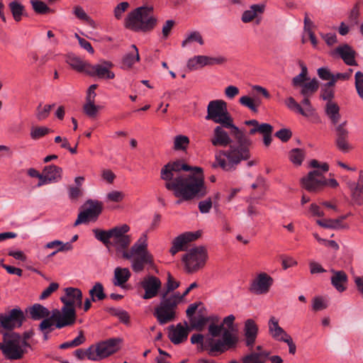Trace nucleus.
<instances>
[{
  "mask_svg": "<svg viewBox=\"0 0 363 363\" xmlns=\"http://www.w3.org/2000/svg\"><path fill=\"white\" fill-rule=\"evenodd\" d=\"M205 118L230 129L231 135L239 145L238 146L231 145L226 150L216 151L215 161L211 164L212 168L220 167L224 171H233L242 161L250 158V148L252 143V140L243 130L234 124L225 101L221 99L211 101L207 106V114Z\"/></svg>",
  "mask_w": 363,
  "mask_h": 363,
  "instance_id": "f257e3e1",
  "label": "nucleus"
},
{
  "mask_svg": "<svg viewBox=\"0 0 363 363\" xmlns=\"http://www.w3.org/2000/svg\"><path fill=\"white\" fill-rule=\"evenodd\" d=\"M160 177L165 181L164 186L179 198L177 204L182 201L202 198L207 194L204 184L203 169L191 167L180 160L169 162L161 169Z\"/></svg>",
  "mask_w": 363,
  "mask_h": 363,
  "instance_id": "f03ea898",
  "label": "nucleus"
},
{
  "mask_svg": "<svg viewBox=\"0 0 363 363\" xmlns=\"http://www.w3.org/2000/svg\"><path fill=\"white\" fill-rule=\"evenodd\" d=\"M130 230V226L127 224L117 225L108 230L99 228L93 229L95 238L101 241L106 247L113 246L117 252H122V256L125 259H131L133 270L141 272L145 264H152V255L147 250V235L143 233L140 238L132 245L129 250L132 239L127 233Z\"/></svg>",
  "mask_w": 363,
  "mask_h": 363,
  "instance_id": "7ed1b4c3",
  "label": "nucleus"
},
{
  "mask_svg": "<svg viewBox=\"0 0 363 363\" xmlns=\"http://www.w3.org/2000/svg\"><path fill=\"white\" fill-rule=\"evenodd\" d=\"M179 286V282L176 281L170 273H167L165 289L160 293V302L153 312L154 316L160 325L174 321L177 318V309L181 303L180 294L170 293Z\"/></svg>",
  "mask_w": 363,
  "mask_h": 363,
  "instance_id": "20e7f679",
  "label": "nucleus"
},
{
  "mask_svg": "<svg viewBox=\"0 0 363 363\" xmlns=\"http://www.w3.org/2000/svg\"><path fill=\"white\" fill-rule=\"evenodd\" d=\"M157 22L154 7L144 5L135 8L127 13L123 21V26L133 33L146 34L156 28Z\"/></svg>",
  "mask_w": 363,
  "mask_h": 363,
  "instance_id": "39448f33",
  "label": "nucleus"
},
{
  "mask_svg": "<svg viewBox=\"0 0 363 363\" xmlns=\"http://www.w3.org/2000/svg\"><path fill=\"white\" fill-rule=\"evenodd\" d=\"M191 342L200 345L202 350H207L210 355L215 357L229 350L235 349L238 343V337L236 334L225 330L221 339L206 337L204 340L203 335L194 334L191 337Z\"/></svg>",
  "mask_w": 363,
  "mask_h": 363,
  "instance_id": "423d86ee",
  "label": "nucleus"
},
{
  "mask_svg": "<svg viewBox=\"0 0 363 363\" xmlns=\"http://www.w3.org/2000/svg\"><path fill=\"white\" fill-rule=\"evenodd\" d=\"M325 113L335 125V140L337 148L342 152H348L352 149V146L348 141L349 130L347 128V121L337 124L340 119V107L335 102H327L325 105Z\"/></svg>",
  "mask_w": 363,
  "mask_h": 363,
  "instance_id": "0eeeda50",
  "label": "nucleus"
},
{
  "mask_svg": "<svg viewBox=\"0 0 363 363\" xmlns=\"http://www.w3.org/2000/svg\"><path fill=\"white\" fill-rule=\"evenodd\" d=\"M65 295L60 297L63 306L60 310L65 320L74 324L77 320L75 306H82V292L79 289L67 287L65 289Z\"/></svg>",
  "mask_w": 363,
  "mask_h": 363,
  "instance_id": "6e6552de",
  "label": "nucleus"
},
{
  "mask_svg": "<svg viewBox=\"0 0 363 363\" xmlns=\"http://www.w3.org/2000/svg\"><path fill=\"white\" fill-rule=\"evenodd\" d=\"M21 336L17 333H5L3 342L0 343V350L4 357L9 360L21 359L27 350L22 345Z\"/></svg>",
  "mask_w": 363,
  "mask_h": 363,
  "instance_id": "1a4fd4ad",
  "label": "nucleus"
},
{
  "mask_svg": "<svg viewBox=\"0 0 363 363\" xmlns=\"http://www.w3.org/2000/svg\"><path fill=\"white\" fill-rule=\"evenodd\" d=\"M310 166L317 169L310 172L306 177L301 179L303 186L310 192H315L327 185L328 181L323 173L329 170L326 162L320 164L318 160H312Z\"/></svg>",
  "mask_w": 363,
  "mask_h": 363,
  "instance_id": "9d476101",
  "label": "nucleus"
},
{
  "mask_svg": "<svg viewBox=\"0 0 363 363\" xmlns=\"http://www.w3.org/2000/svg\"><path fill=\"white\" fill-rule=\"evenodd\" d=\"M208 259V252L205 247L198 246L189 250L182 257L187 272L194 273L202 269Z\"/></svg>",
  "mask_w": 363,
  "mask_h": 363,
  "instance_id": "9b49d317",
  "label": "nucleus"
},
{
  "mask_svg": "<svg viewBox=\"0 0 363 363\" xmlns=\"http://www.w3.org/2000/svg\"><path fill=\"white\" fill-rule=\"evenodd\" d=\"M83 208L84 210L78 214L74 226H77L89 220H96L103 211V203L98 200L89 199L83 205Z\"/></svg>",
  "mask_w": 363,
  "mask_h": 363,
  "instance_id": "f8f14e48",
  "label": "nucleus"
},
{
  "mask_svg": "<svg viewBox=\"0 0 363 363\" xmlns=\"http://www.w3.org/2000/svg\"><path fill=\"white\" fill-rule=\"evenodd\" d=\"M121 342L120 338H111L99 342L94 346V354L89 352L90 360L98 361L116 352L119 350Z\"/></svg>",
  "mask_w": 363,
  "mask_h": 363,
  "instance_id": "ddd939ff",
  "label": "nucleus"
},
{
  "mask_svg": "<svg viewBox=\"0 0 363 363\" xmlns=\"http://www.w3.org/2000/svg\"><path fill=\"white\" fill-rule=\"evenodd\" d=\"M59 309H54L52 311L51 315L42 320L38 325L40 331L52 332L54 330V325L56 328L60 329L67 326H71L73 324L69 320H65L63 315H61Z\"/></svg>",
  "mask_w": 363,
  "mask_h": 363,
  "instance_id": "4468645a",
  "label": "nucleus"
},
{
  "mask_svg": "<svg viewBox=\"0 0 363 363\" xmlns=\"http://www.w3.org/2000/svg\"><path fill=\"white\" fill-rule=\"evenodd\" d=\"M274 284V279L266 272L258 273L251 281L249 291L256 295L267 294Z\"/></svg>",
  "mask_w": 363,
  "mask_h": 363,
  "instance_id": "2eb2a0df",
  "label": "nucleus"
},
{
  "mask_svg": "<svg viewBox=\"0 0 363 363\" xmlns=\"http://www.w3.org/2000/svg\"><path fill=\"white\" fill-rule=\"evenodd\" d=\"M139 285L145 291L142 298L143 299H151L157 296L160 294L162 288V281L155 276L147 275L139 282Z\"/></svg>",
  "mask_w": 363,
  "mask_h": 363,
  "instance_id": "dca6fc26",
  "label": "nucleus"
},
{
  "mask_svg": "<svg viewBox=\"0 0 363 363\" xmlns=\"http://www.w3.org/2000/svg\"><path fill=\"white\" fill-rule=\"evenodd\" d=\"M25 320L23 312L20 308H13L9 314H0V326L6 330H11L20 328Z\"/></svg>",
  "mask_w": 363,
  "mask_h": 363,
  "instance_id": "f3484780",
  "label": "nucleus"
},
{
  "mask_svg": "<svg viewBox=\"0 0 363 363\" xmlns=\"http://www.w3.org/2000/svg\"><path fill=\"white\" fill-rule=\"evenodd\" d=\"M113 65L110 61L104 60L101 64L89 65V69H86V73L91 77H98L103 79H112L115 78V74L111 71Z\"/></svg>",
  "mask_w": 363,
  "mask_h": 363,
  "instance_id": "a211bd4d",
  "label": "nucleus"
},
{
  "mask_svg": "<svg viewBox=\"0 0 363 363\" xmlns=\"http://www.w3.org/2000/svg\"><path fill=\"white\" fill-rule=\"evenodd\" d=\"M201 236L199 231L186 232L176 237L172 240V246L169 250V252L174 255L179 251H184L187 248V244L194 241Z\"/></svg>",
  "mask_w": 363,
  "mask_h": 363,
  "instance_id": "6ab92c4d",
  "label": "nucleus"
},
{
  "mask_svg": "<svg viewBox=\"0 0 363 363\" xmlns=\"http://www.w3.org/2000/svg\"><path fill=\"white\" fill-rule=\"evenodd\" d=\"M225 62L222 57H211L206 55H197L190 58L186 64L189 70H196L206 65H220Z\"/></svg>",
  "mask_w": 363,
  "mask_h": 363,
  "instance_id": "aec40b11",
  "label": "nucleus"
},
{
  "mask_svg": "<svg viewBox=\"0 0 363 363\" xmlns=\"http://www.w3.org/2000/svg\"><path fill=\"white\" fill-rule=\"evenodd\" d=\"M225 126L223 125H217L213 129V135L211 138V143L214 147H227L229 146L228 148L231 145L238 146V143L237 142V145L232 144V139L230 137V135L227 131L225 130Z\"/></svg>",
  "mask_w": 363,
  "mask_h": 363,
  "instance_id": "412c9836",
  "label": "nucleus"
},
{
  "mask_svg": "<svg viewBox=\"0 0 363 363\" xmlns=\"http://www.w3.org/2000/svg\"><path fill=\"white\" fill-rule=\"evenodd\" d=\"M168 337L174 345H179L187 340L190 328L187 323L184 322V325L178 323L177 325H172L168 327Z\"/></svg>",
  "mask_w": 363,
  "mask_h": 363,
  "instance_id": "4be33fe9",
  "label": "nucleus"
},
{
  "mask_svg": "<svg viewBox=\"0 0 363 363\" xmlns=\"http://www.w3.org/2000/svg\"><path fill=\"white\" fill-rule=\"evenodd\" d=\"M247 125H255V128H251L249 133L255 135L256 133H259L263 135V142L265 146L268 147L272 143V133L273 127L269 123L259 124L257 120L245 121L244 123Z\"/></svg>",
  "mask_w": 363,
  "mask_h": 363,
  "instance_id": "5701e85b",
  "label": "nucleus"
},
{
  "mask_svg": "<svg viewBox=\"0 0 363 363\" xmlns=\"http://www.w3.org/2000/svg\"><path fill=\"white\" fill-rule=\"evenodd\" d=\"M243 333L244 343L249 350H252L255 346L258 335V326L254 320L247 319L245 322Z\"/></svg>",
  "mask_w": 363,
  "mask_h": 363,
  "instance_id": "b1692460",
  "label": "nucleus"
},
{
  "mask_svg": "<svg viewBox=\"0 0 363 363\" xmlns=\"http://www.w3.org/2000/svg\"><path fill=\"white\" fill-rule=\"evenodd\" d=\"M332 55H338L347 65H358L357 61L355 60L357 52L348 44H342L339 45L333 50Z\"/></svg>",
  "mask_w": 363,
  "mask_h": 363,
  "instance_id": "393cba45",
  "label": "nucleus"
},
{
  "mask_svg": "<svg viewBox=\"0 0 363 363\" xmlns=\"http://www.w3.org/2000/svg\"><path fill=\"white\" fill-rule=\"evenodd\" d=\"M31 319L34 320H43L50 315V311L40 303H35L27 309Z\"/></svg>",
  "mask_w": 363,
  "mask_h": 363,
  "instance_id": "a878e982",
  "label": "nucleus"
},
{
  "mask_svg": "<svg viewBox=\"0 0 363 363\" xmlns=\"http://www.w3.org/2000/svg\"><path fill=\"white\" fill-rule=\"evenodd\" d=\"M333 276L331 277L332 285L340 292H342L346 289L345 284L347 281V275L342 271L331 270Z\"/></svg>",
  "mask_w": 363,
  "mask_h": 363,
  "instance_id": "bb28decb",
  "label": "nucleus"
},
{
  "mask_svg": "<svg viewBox=\"0 0 363 363\" xmlns=\"http://www.w3.org/2000/svg\"><path fill=\"white\" fill-rule=\"evenodd\" d=\"M352 199L354 203L363 204V171L359 172V176L356 186L351 187Z\"/></svg>",
  "mask_w": 363,
  "mask_h": 363,
  "instance_id": "cd10ccee",
  "label": "nucleus"
},
{
  "mask_svg": "<svg viewBox=\"0 0 363 363\" xmlns=\"http://www.w3.org/2000/svg\"><path fill=\"white\" fill-rule=\"evenodd\" d=\"M130 272L128 268L116 267L114 270L113 283L114 286H123L130 277Z\"/></svg>",
  "mask_w": 363,
  "mask_h": 363,
  "instance_id": "c85d7f7f",
  "label": "nucleus"
},
{
  "mask_svg": "<svg viewBox=\"0 0 363 363\" xmlns=\"http://www.w3.org/2000/svg\"><path fill=\"white\" fill-rule=\"evenodd\" d=\"M43 172L50 182H57L62 178V169L56 165L45 166Z\"/></svg>",
  "mask_w": 363,
  "mask_h": 363,
  "instance_id": "c756f323",
  "label": "nucleus"
},
{
  "mask_svg": "<svg viewBox=\"0 0 363 363\" xmlns=\"http://www.w3.org/2000/svg\"><path fill=\"white\" fill-rule=\"evenodd\" d=\"M67 62L72 67V69L77 72H85L89 69V62L83 61L79 57L74 55H69L67 58Z\"/></svg>",
  "mask_w": 363,
  "mask_h": 363,
  "instance_id": "7c9ffc66",
  "label": "nucleus"
},
{
  "mask_svg": "<svg viewBox=\"0 0 363 363\" xmlns=\"http://www.w3.org/2000/svg\"><path fill=\"white\" fill-rule=\"evenodd\" d=\"M89 294L93 302L102 301L106 298L104 286L100 282L95 283L93 287L89 290Z\"/></svg>",
  "mask_w": 363,
  "mask_h": 363,
  "instance_id": "2f4dec72",
  "label": "nucleus"
},
{
  "mask_svg": "<svg viewBox=\"0 0 363 363\" xmlns=\"http://www.w3.org/2000/svg\"><path fill=\"white\" fill-rule=\"evenodd\" d=\"M316 223L320 226L325 228L331 229H348L349 226L347 224L340 223V220L337 219H325L317 220Z\"/></svg>",
  "mask_w": 363,
  "mask_h": 363,
  "instance_id": "473e14b6",
  "label": "nucleus"
},
{
  "mask_svg": "<svg viewBox=\"0 0 363 363\" xmlns=\"http://www.w3.org/2000/svg\"><path fill=\"white\" fill-rule=\"evenodd\" d=\"M318 87V82L316 79H313L311 82L303 84L301 86V94L303 96H311L317 91Z\"/></svg>",
  "mask_w": 363,
  "mask_h": 363,
  "instance_id": "72a5a7b5",
  "label": "nucleus"
},
{
  "mask_svg": "<svg viewBox=\"0 0 363 363\" xmlns=\"http://www.w3.org/2000/svg\"><path fill=\"white\" fill-rule=\"evenodd\" d=\"M9 7L14 20L17 22L20 21L24 13V6L19 2L14 1L9 4Z\"/></svg>",
  "mask_w": 363,
  "mask_h": 363,
  "instance_id": "f704fd0d",
  "label": "nucleus"
},
{
  "mask_svg": "<svg viewBox=\"0 0 363 363\" xmlns=\"http://www.w3.org/2000/svg\"><path fill=\"white\" fill-rule=\"evenodd\" d=\"M209 318L207 317L199 316V317H194L190 318L189 320V326L190 330L192 329H195L198 331H202L204 328L206 324L208 322Z\"/></svg>",
  "mask_w": 363,
  "mask_h": 363,
  "instance_id": "c9c22d12",
  "label": "nucleus"
},
{
  "mask_svg": "<svg viewBox=\"0 0 363 363\" xmlns=\"http://www.w3.org/2000/svg\"><path fill=\"white\" fill-rule=\"evenodd\" d=\"M305 156V151L302 149L295 148L289 152V160L296 166H300L302 164Z\"/></svg>",
  "mask_w": 363,
  "mask_h": 363,
  "instance_id": "e433bc0d",
  "label": "nucleus"
},
{
  "mask_svg": "<svg viewBox=\"0 0 363 363\" xmlns=\"http://www.w3.org/2000/svg\"><path fill=\"white\" fill-rule=\"evenodd\" d=\"M190 143L189 138L184 135H176L174 138V150H186Z\"/></svg>",
  "mask_w": 363,
  "mask_h": 363,
  "instance_id": "4c0bfd02",
  "label": "nucleus"
},
{
  "mask_svg": "<svg viewBox=\"0 0 363 363\" xmlns=\"http://www.w3.org/2000/svg\"><path fill=\"white\" fill-rule=\"evenodd\" d=\"M134 49V53H128L123 58V66L130 68L135 62L139 61L140 57L138 50L135 45H132Z\"/></svg>",
  "mask_w": 363,
  "mask_h": 363,
  "instance_id": "58836bf2",
  "label": "nucleus"
},
{
  "mask_svg": "<svg viewBox=\"0 0 363 363\" xmlns=\"http://www.w3.org/2000/svg\"><path fill=\"white\" fill-rule=\"evenodd\" d=\"M263 7L255 4L251 6V10L245 11L242 16V21L245 23L252 21L257 16V12H262Z\"/></svg>",
  "mask_w": 363,
  "mask_h": 363,
  "instance_id": "ea45409f",
  "label": "nucleus"
},
{
  "mask_svg": "<svg viewBox=\"0 0 363 363\" xmlns=\"http://www.w3.org/2000/svg\"><path fill=\"white\" fill-rule=\"evenodd\" d=\"M86 341V338L84 335V332L80 330L79 335L73 340L63 342L60 345V348L65 350L69 347H76L82 345Z\"/></svg>",
  "mask_w": 363,
  "mask_h": 363,
  "instance_id": "a19ab883",
  "label": "nucleus"
},
{
  "mask_svg": "<svg viewBox=\"0 0 363 363\" xmlns=\"http://www.w3.org/2000/svg\"><path fill=\"white\" fill-rule=\"evenodd\" d=\"M30 2L32 5L33 9L38 14H46L53 11L45 2L42 1L30 0Z\"/></svg>",
  "mask_w": 363,
  "mask_h": 363,
  "instance_id": "79ce46f5",
  "label": "nucleus"
},
{
  "mask_svg": "<svg viewBox=\"0 0 363 363\" xmlns=\"http://www.w3.org/2000/svg\"><path fill=\"white\" fill-rule=\"evenodd\" d=\"M95 101L89 97L86 98V104L83 106L84 113L89 117H95L97 114L99 107L95 105Z\"/></svg>",
  "mask_w": 363,
  "mask_h": 363,
  "instance_id": "37998d69",
  "label": "nucleus"
},
{
  "mask_svg": "<svg viewBox=\"0 0 363 363\" xmlns=\"http://www.w3.org/2000/svg\"><path fill=\"white\" fill-rule=\"evenodd\" d=\"M239 102L244 106L247 107L252 112L257 113L258 111L257 107L260 104V101L259 100L255 101L252 98L247 96H243L240 98Z\"/></svg>",
  "mask_w": 363,
  "mask_h": 363,
  "instance_id": "c03bdc74",
  "label": "nucleus"
},
{
  "mask_svg": "<svg viewBox=\"0 0 363 363\" xmlns=\"http://www.w3.org/2000/svg\"><path fill=\"white\" fill-rule=\"evenodd\" d=\"M301 72L297 76L294 77L292 79V84L294 86H302L304 82L306 80L308 69L303 63H301Z\"/></svg>",
  "mask_w": 363,
  "mask_h": 363,
  "instance_id": "a18cd8bd",
  "label": "nucleus"
},
{
  "mask_svg": "<svg viewBox=\"0 0 363 363\" xmlns=\"http://www.w3.org/2000/svg\"><path fill=\"white\" fill-rule=\"evenodd\" d=\"M285 104L289 109L296 111L303 116H308V113L304 111V109L301 106V105L296 101V100L293 97H288L285 101Z\"/></svg>",
  "mask_w": 363,
  "mask_h": 363,
  "instance_id": "49530a36",
  "label": "nucleus"
},
{
  "mask_svg": "<svg viewBox=\"0 0 363 363\" xmlns=\"http://www.w3.org/2000/svg\"><path fill=\"white\" fill-rule=\"evenodd\" d=\"M54 106V104L52 105H45L44 106H41V105H39L37 108L36 112L37 119L38 121H43L46 119L50 115V113Z\"/></svg>",
  "mask_w": 363,
  "mask_h": 363,
  "instance_id": "de8ad7c7",
  "label": "nucleus"
},
{
  "mask_svg": "<svg viewBox=\"0 0 363 363\" xmlns=\"http://www.w3.org/2000/svg\"><path fill=\"white\" fill-rule=\"evenodd\" d=\"M52 132V130L47 127H36L31 129L30 137L33 140H37Z\"/></svg>",
  "mask_w": 363,
  "mask_h": 363,
  "instance_id": "09e8293b",
  "label": "nucleus"
},
{
  "mask_svg": "<svg viewBox=\"0 0 363 363\" xmlns=\"http://www.w3.org/2000/svg\"><path fill=\"white\" fill-rule=\"evenodd\" d=\"M130 7V4L128 1H122L116 5V6L113 9V16L116 19L121 20L123 13L128 9Z\"/></svg>",
  "mask_w": 363,
  "mask_h": 363,
  "instance_id": "8fccbe9b",
  "label": "nucleus"
},
{
  "mask_svg": "<svg viewBox=\"0 0 363 363\" xmlns=\"http://www.w3.org/2000/svg\"><path fill=\"white\" fill-rule=\"evenodd\" d=\"M197 42L201 45H203L204 42L201 33L198 31L191 33L188 37L182 42V46L185 47L188 43L191 42Z\"/></svg>",
  "mask_w": 363,
  "mask_h": 363,
  "instance_id": "3c124183",
  "label": "nucleus"
},
{
  "mask_svg": "<svg viewBox=\"0 0 363 363\" xmlns=\"http://www.w3.org/2000/svg\"><path fill=\"white\" fill-rule=\"evenodd\" d=\"M125 194L121 191H112L106 194V199L107 201L121 202L123 200Z\"/></svg>",
  "mask_w": 363,
  "mask_h": 363,
  "instance_id": "603ef678",
  "label": "nucleus"
},
{
  "mask_svg": "<svg viewBox=\"0 0 363 363\" xmlns=\"http://www.w3.org/2000/svg\"><path fill=\"white\" fill-rule=\"evenodd\" d=\"M354 78L357 94L363 99V73L360 71L357 72Z\"/></svg>",
  "mask_w": 363,
  "mask_h": 363,
  "instance_id": "864d4df0",
  "label": "nucleus"
},
{
  "mask_svg": "<svg viewBox=\"0 0 363 363\" xmlns=\"http://www.w3.org/2000/svg\"><path fill=\"white\" fill-rule=\"evenodd\" d=\"M333 86H328V83L324 85V88L321 91L320 97L324 101L328 102H333L332 99L334 98V91L332 89Z\"/></svg>",
  "mask_w": 363,
  "mask_h": 363,
  "instance_id": "5fc2aeb1",
  "label": "nucleus"
},
{
  "mask_svg": "<svg viewBox=\"0 0 363 363\" xmlns=\"http://www.w3.org/2000/svg\"><path fill=\"white\" fill-rule=\"evenodd\" d=\"M223 324L216 325L215 323H211L208 326V333L211 335V337H214L220 336V335L223 333L224 331Z\"/></svg>",
  "mask_w": 363,
  "mask_h": 363,
  "instance_id": "6e6d98bb",
  "label": "nucleus"
},
{
  "mask_svg": "<svg viewBox=\"0 0 363 363\" xmlns=\"http://www.w3.org/2000/svg\"><path fill=\"white\" fill-rule=\"evenodd\" d=\"M174 26L175 21L173 20H167L165 21L162 29V39L166 40L168 38Z\"/></svg>",
  "mask_w": 363,
  "mask_h": 363,
  "instance_id": "4d7b16f0",
  "label": "nucleus"
},
{
  "mask_svg": "<svg viewBox=\"0 0 363 363\" xmlns=\"http://www.w3.org/2000/svg\"><path fill=\"white\" fill-rule=\"evenodd\" d=\"M93 351H94V345H91V346H90L86 350L78 349V350H75L74 351V355L79 360H83L86 357L87 359H90V357L89 356L91 354H89V352L94 354Z\"/></svg>",
  "mask_w": 363,
  "mask_h": 363,
  "instance_id": "13d9d810",
  "label": "nucleus"
},
{
  "mask_svg": "<svg viewBox=\"0 0 363 363\" xmlns=\"http://www.w3.org/2000/svg\"><path fill=\"white\" fill-rule=\"evenodd\" d=\"M111 311L112 312V314L117 316L119 320L123 322L125 324L129 323L130 321V316L128 313L123 310H118L115 308H111Z\"/></svg>",
  "mask_w": 363,
  "mask_h": 363,
  "instance_id": "bf43d9fd",
  "label": "nucleus"
},
{
  "mask_svg": "<svg viewBox=\"0 0 363 363\" xmlns=\"http://www.w3.org/2000/svg\"><path fill=\"white\" fill-rule=\"evenodd\" d=\"M318 75L323 80L333 81V74L327 67H320L318 69Z\"/></svg>",
  "mask_w": 363,
  "mask_h": 363,
  "instance_id": "052dcab7",
  "label": "nucleus"
},
{
  "mask_svg": "<svg viewBox=\"0 0 363 363\" xmlns=\"http://www.w3.org/2000/svg\"><path fill=\"white\" fill-rule=\"evenodd\" d=\"M275 136L282 142H287L291 138L292 133L288 128H282L275 133Z\"/></svg>",
  "mask_w": 363,
  "mask_h": 363,
  "instance_id": "680f3d73",
  "label": "nucleus"
},
{
  "mask_svg": "<svg viewBox=\"0 0 363 363\" xmlns=\"http://www.w3.org/2000/svg\"><path fill=\"white\" fill-rule=\"evenodd\" d=\"M328 306L326 302L322 297H315L313 301V310L318 311L326 308Z\"/></svg>",
  "mask_w": 363,
  "mask_h": 363,
  "instance_id": "e2e57ef3",
  "label": "nucleus"
},
{
  "mask_svg": "<svg viewBox=\"0 0 363 363\" xmlns=\"http://www.w3.org/2000/svg\"><path fill=\"white\" fill-rule=\"evenodd\" d=\"M59 288V284L55 282L51 283L40 294V299H45Z\"/></svg>",
  "mask_w": 363,
  "mask_h": 363,
  "instance_id": "0e129e2a",
  "label": "nucleus"
},
{
  "mask_svg": "<svg viewBox=\"0 0 363 363\" xmlns=\"http://www.w3.org/2000/svg\"><path fill=\"white\" fill-rule=\"evenodd\" d=\"M271 335L276 340L282 341L283 339H287L289 337V335L281 327L277 328L275 331H274Z\"/></svg>",
  "mask_w": 363,
  "mask_h": 363,
  "instance_id": "69168bd1",
  "label": "nucleus"
},
{
  "mask_svg": "<svg viewBox=\"0 0 363 363\" xmlns=\"http://www.w3.org/2000/svg\"><path fill=\"white\" fill-rule=\"evenodd\" d=\"M212 208V201L211 198L201 201L199 203V208L201 213H207Z\"/></svg>",
  "mask_w": 363,
  "mask_h": 363,
  "instance_id": "338daca9",
  "label": "nucleus"
},
{
  "mask_svg": "<svg viewBox=\"0 0 363 363\" xmlns=\"http://www.w3.org/2000/svg\"><path fill=\"white\" fill-rule=\"evenodd\" d=\"M225 95L228 99H233L239 94V89L233 85H230L225 89Z\"/></svg>",
  "mask_w": 363,
  "mask_h": 363,
  "instance_id": "774afa93",
  "label": "nucleus"
}]
</instances>
